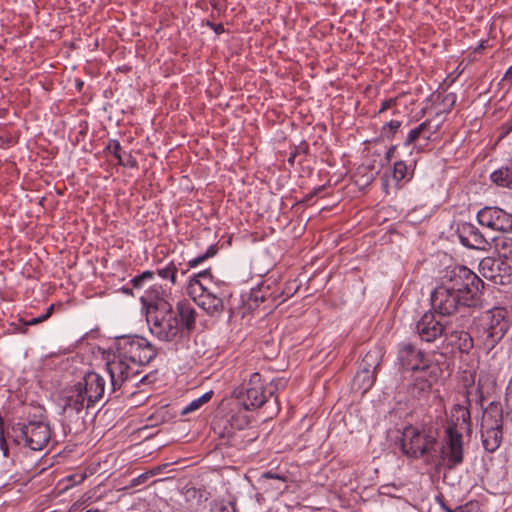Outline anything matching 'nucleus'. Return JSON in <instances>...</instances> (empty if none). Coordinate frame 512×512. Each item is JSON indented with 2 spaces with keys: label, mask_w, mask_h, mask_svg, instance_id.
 Returning <instances> with one entry per match:
<instances>
[{
  "label": "nucleus",
  "mask_w": 512,
  "mask_h": 512,
  "mask_svg": "<svg viewBox=\"0 0 512 512\" xmlns=\"http://www.w3.org/2000/svg\"><path fill=\"white\" fill-rule=\"evenodd\" d=\"M116 349L114 359L106 365L113 392L130 383L134 387L151 385L156 381L155 373L145 374L137 379L139 368L149 364L158 354L154 344L139 335L121 336L117 338Z\"/></svg>",
  "instance_id": "f257e3e1"
},
{
  "label": "nucleus",
  "mask_w": 512,
  "mask_h": 512,
  "mask_svg": "<svg viewBox=\"0 0 512 512\" xmlns=\"http://www.w3.org/2000/svg\"><path fill=\"white\" fill-rule=\"evenodd\" d=\"M495 381L488 375H480L477 385L466 390V404H455L448 416L441 453L449 468L460 465L464 460V434H472V422L469 406L472 403L482 407L484 400L494 389Z\"/></svg>",
  "instance_id": "f03ea898"
},
{
  "label": "nucleus",
  "mask_w": 512,
  "mask_h": 512,
  "mask_svg": "<svg viewBox=\"0 0 512 512\" xmlns=\"http://www.w3.org/2000/svg\"><path fill=\"white\" fill-rule=\"evenodd\" d=\"M152 291H146L141 301L146 307V321L150 333L161 342H177L185 331L195 329L197 312L188 301H180L173 310L172 305Z\"/></svg>",
  "instance_id": "7ed1b4c3"
},
{
  "label": "nucleus",
  "mask_w": 512,
  "mask_h": 512,
  "mask_svg": "<svg viewBox=\"0 0 512 512\" xmlns=\"http://www.w3.org/2000/svg\"><path fill=\"white\" fill-rule=\"evenodd\" d=\"M25 421L15 423L11 429V437L18 445L34 451L42 450L51 438V429L46 422L45 409L41 405H25Z\"/></svg>",
  "instance_id": "20e7f679"
},
{
  "label": "nucleus",
  "mask_w": 512,
  "mask_h": 512,
  "mask_svg": "<svg viewBox=\"0 0 512 512\" xmlns=\"http://www.w3.org/2000/svg\"><path fill=\"white\" fill-rule=\"evenodd\" d=\"M476 337L490 352L501 342L510 328L508 311L504 307H494L483 312L474 322Z\"/></svg>",
  "instance_id": "39448f33"
},
{
  "label": "nucleus",
  "mask_w": 512,
  "mask_h": 512,
  "mask_svg": "<svg viewBox=\"0 0 512 512\" xmlns=\"http://www.w3.org/2000/svg\"><path fill=\"white\" fill-rule=\"evenodd\" d=\"M453 292L461 293L462 301L467 307H474L478 304L483 288V281L466 266H454L447 269L442 282Z\"/></svg>",
  "instance_id": "423d86ee"
},
{
  "label": "nucleus",
  "mask_w": 512,
  "mask_h": 512,
  "mask_svg": "<svg viewBox=\"0 0 512 512\" xmlns=\"http://www.w3.org/2000/svg\"><path fill=\"white\" fill-rule=\"evenodd\" d=\"M403 437V451L414 458H420L435 451L439 432L433 426H409L405 428Z\"/></svg>",
  "instance_id": "0eeeda50"
},
{
  "label": "nucleus",
  "mask_w": 512,
  "mask_h": 512,
  "mask_svg": "<svg viewBox=\"0 0 512 512\" xmlns=\"http://www.w3.org/2000/svg\"><path fill=\"white\" fill-rule=\"evenodd\" d=\"M503 409L500 402L492 401L483 411L481 423L482 445L487 452H495L503 437Z\"/></svg>",
  "instance_id": "6e6552de"
},
{
  "label": "nucleus",
  "mask_w": 512,
  "mask_h": 512,
  "mask_svg": "<svg viewBox=\"0 0 512 512\" xmlns=\"http://www.w3.org/2000/svg\"><path fill=\"white\" fill-rule=\"evenodd\" d=\"M273 389L266 384L259 373H253L247 382L234 390V395L238 400L237 405L245 411H250L261 407L272 396Z\"/></svg>",
  "instance_id": "1a4fd4ad"
},
{
  "label": "nucleus",
  "mask_w": 512,
  "mask_h": 512,
  "mask_svg": "<svg viewBox=\"0 0 512 512\" xmlns=\"http://www.w3.org/2000/svg\"><path fill=\"white\" fill-rule=\"evenodd\" d=\"M462 300L461 293L453 292L443 283L438 285L431 294L432 307L442 316L453 315L460 308L466 307Z\"/></svg>",
  "instance_id": "9d476101"
},
{
  "label": "nucleus",
  "mask_w": 512,
  "mask_h": 512,
  "mask_svg": "<svg viewBox=\"0 0 512 512\" xmlns=\"http://www.w3.org/2000/svg\"><path fill=\"white\" fill-rule=\"evenodd\" d=\"M447 329V323L433 311L425 312L415 324V333L421 341L432 343L442 337Z\"/></svg>",
  "instance_id": "9b49d317"
},
{
  "label": "nucleus",
  "mask_w": 512,
  "mask_h": 512,
  "mask_svg": "<svg viewBox=\"0 0 512 512\" xmlns=\"http://www.w3.org/2000/svg\"><path fill=\"white\" fill-rule=\"evenodd\" d=\"M481 226L500 232H512V214L498 207H484L477 213Z\"/></svg>",
  "instance_id": "f8f14e48"
},
{
  "label": "nucleus",
  "mask_w": 512,
  "mask_h": 512,
  "mask_svg": "<svg viewBox=\"0 0 512 512\" xmlns=\"http://www.w3.org/2000/svg\"><path fill=\"white\" fill-rule=\"evenodd\" d=\"M79 391L87 400V408L101 400L105 393L106 381L96 372H88L76 385Z\"/></svg>",
  "instance_id": "ddd939ff"
},
{
  "label": "nucleus",
  "mask_w": 512,
  "mask_h": 512,
  "mask_svg": "<svg viewBox=\"0 0 512 512\" xmlns=\"http://www.w3.org/2000/svg\"><path fill=\"white\" fill-rule=\"evenodd\" d=\"M398 360L407 370L417 371L428 367V361L423 351L409 342H402L398 347Z\"/></svg>",
  "instance_id": "4468645a"
},
{
  "label": "nucleus",
  "mask_w": 512,
  "mask_h": 512,
  "mask_svg": "<svg viewBox=\"0 0 512 512\" xmlns=\"http://www.w3.org/2000/svg\"><path fill=\"white\" fill-rule=\"evenodd\" d=\"M457 235L460 242L468 248L486 251L490 247L489 241L480 230L471 223L463 222L458 224Z\"/></svg>",
  "instance_id": "2eb2a0df"
},
{
  "label": "nucleus",
  "mask_w": 512,
  "mask_h": 512,
  "mask_svg": "<svg viewBox=\"0 0 512 512\" xmlns=\"http://www.w3.org/2000/svg\"><path fill=\"white\" fill-rule=\"evenodd\" d=\"M194 300L210 316L220 315L224 310L222 298L208 287L199 289Z\"/></svg>",
  "instance_id": "dca6fc26"
},
{
  "label": "nucleus",
  "mask_w": 512,
  "mask_h": 512,
  "mask_svg": "<svg viewBox=\"0 0 512 512\" xmlns=\"http://www.w3.org/2000/svg\"><path fill=\"white\" fill-rule=\"evenodd\" d=\"M84 408H87V400L76 391V386L71 390V394L66 398L62 408L63 414L67 417L78 415Z\"/></svg>",
  "instance_id": "f3484780"
},
{
  "label": "nucleus",
  "mask_w": 512,
  "mask_h": 512,
  "mask_svg": "<svg viewBox=\"0 0 512 512\" xmlns=\"http://www.w3.org/2000/svg\"><path fill=\"white\" fill-rule=\"evenodd\" d=\"M375 380V372L360 367L353 379L352 388L361 394H365L374 385Z\"/></svg>",
  "instance_id": "a211bd4d"
},
{
  "label": "nucleus",
  "mask_w": 512,
  "mask_h": 512,
  "mask_svg": "<svg viewBox=\"0 0 512 512\" xmlns=\"http://www.w3.org/2000/svg\"><path fill=\"white\" fill-rule=\"evenodd\" d=\"M480 268L482 270L483 276L485 278H489L493 280L495 283L504 284V277L497 273L500 269L499 261L492 258H484L480 262Z\"/></svg>",
  "instance_id": "6ab92c4d"
},
{
  "label": "nucleus",
  "mask_w": 512,
  "mask_h": 512,
  "mask_svg": "<svg viewBox=\"0 0 512 512\" xmlns=\"http://www.w3.org/2000/svg\"><path fill=\"white\" fill-rule=\"evenodd\" d=\"M375 179L373 167L369 165H360L353 174L355 184L360 188L369 186Z\"/></svg>",
  "instance_id": "aec40b11"
},
{
  "label": "nucleus",
  "mask_w": 512,
  "mask_h": 512,
  "mask_svg": "<svg viewBox=\"0 0 512 512\" xmlns=\"http://www.w3.org/2000/svg\"><path fill=\"white\" fill-rule=\"evenodd\" d=\"M491 180L499 186L512 189V162L494 171Z\"/></svg>",
  "instance_id": "412c9836"
},
{
  "label": "nucleus",
  "mask_w": 512,
  "mask_h": 512,
  "mask_svg": "<svg viewBox=\"0 0 512 512\" xmlns=\"http://www.w3.org/2000/svg\"><path fill=\"white\" fill-rule=\"evenodd\" d=\"M211 277H212V274H211V270L210 269H205V270L195 274L189 280V284H188V287H187L188 294L193 299H196V295H197L198 290L207 287L206 285H204L201 282V278H203V279L209 278L210 279Z\"/></svg>",
  "instance_id": "4be33fe9"
},
{
  "label": "nucleus",
  "mask_w": 512,
  "mask_h": 512,
  "mask_svg": "<svg viewBox=\"0 0 512 512\" xmlns=\"http://www.w3.org/2000/svg\"><path fill=\"white\" fill-rule=\"evenodd\" d=\"M106 149L113 154V156L118 160V163L122 166H131L133 167L136 163L135 160H132V157L128 155V159L125 160L121 155L122 147L117 140H110Z\"/></svg>",
  "instance_id": "5701e85b"
},
{
  "label": "nucleus",
  "mask_w": 512,
  "mask_h": 512,
  "mask_svg": "<svg viewBox=\"0 0 512 512\" xmlns=\"http://www.w3.org/2000/svg\"><path fill=\"white\" fill-rule=\"evenodd\" d=\"M495 248L501 258L512 262V238L504 237L495 240Z\"/></svg>",
  "instance_id": "b1692460"
},
{
  "label": "nucleus",
  "mask_w": 512,
  "mask_h": 512,
  "mask_svg": "<svg viewBox=\"0 0 512 512\" xmlns=\"http://www.w3.org/2000/svg\"><path fill=\"white\" fill-rule=\"evenodd\" d=\"M239 406V410L234 412L230 417V424L232 428L237 430H242L247 427L250 423V417L248 415V411L243 410Z\"/></svg>",
  "instance_id": "393cba45"
},
{
  "label": "nucleus",
  "mask_w": 512,
  "mask_h": 512,
  "mask_svg": "<svg viewBox=\"0 0 512 512\" xmlns=\"http://www.w3.org/2000/svg\"><path fill=\"white\" fill-rule=\"evenodd\" d=\"M212 395H213V392L209 391V392L204 393L199 398L192 400L187 406H185L182 409L181 414L186 415V414H189L191 412H194V411L200 409L201 406H203L204 404H206L207 402H209L211 400Z\"/></svg>",
  "instance_id": "a878e982"
},
{
  "label": "nucleus",
  "mask_w": 512,
  "mask_h": 512,
  "mask_svg": "<svg viewBox=\"0 0 512 512\" xmlns=\"http://www.w3.org/2000/svg\"><path fill=\"white\" fill-rule=\"evenodd\" d=\"M379 366V352L378 351H368L363 357L360 367L364 369H371V371L375 372L377 367Z\"/></svg>",
  "instance_id": "bb28decb"
},
{
  "label": "nucleus",
  "mask_w": 512,
  "mask_h": 512,
  "mask_svg": "<svg viewBox=\"0 0 512 512\" xmlns=\"http://www.w3.org/2000/svg\"><path fill=\"white\" fill-rule=\"evenodd\" d=\"M409 175V168L406 163L402 160L394 163L392 177L393 180L399 184L402 180H405Z\"/></svg>",
  "instance_id": "cd10ccee"
},
{
  "label": "nucleus",
  "mask_w": 512,
  "mask_h": 512,
  "mask_svg": "<svg viewBox=\"0 0 512 512\" xmlns=\"http://www.w3.org/2000/svg\"><path fill=\"white\" fill-rule=\"evenodd\" d=\"M217 253V248L215 245H210L206 252L195 257V258H192L190 259L188 262H187V266L188 268H195L197 266H199L200 264H202L204 261L208 260L209 258H212L213 256H215Z\"/></svg>",
  "instance_id": "c85d7f7f"
},
{
  "label": "nucleus",
  "mask_w": 512,
  "mask_h": 512,
  "mask_svg": "<svg viewBox=\"0 0 512 512\" xmlns=\"http://www.w3.org/2000/svg\"><path fill=\"white\" fill-rule=\"evenodd\" d=\"M157 274L162 279H169L172 284L177 283V267L173 262H170L167 266L158 269Z\"/></svg>",
  "instance_id": "c756f323"
},
{
  "label": "nucleus",
  "mask_w": 512,
  "mask_h": 512,
  "mask_svg": "<svg viewBox=\"0 0 512 512\" xmlns=\"http://www.w3.org/2000/svg\"><path fill=\"white\" fill-rule=\"evenodd\" d=\"M400 127L401 121L391 120L382 126L381 135L387 139H392Z\"/></svg>",
  "instance_id": "7c9ffc66"
},
{
  "label": "nucleus",
  "mask_w": 512,
  "mask_h": 512,
  "mask_svg": "<svg viewBox=\"0 0 512 512\" xmlns=\"http://www.w3.org/2000/svg\"><path fill=\"white\" fill-rule=\"evenodd\" d=\"M154 279V273L152 271H144L140 275H137L131 279V284L134 288H142L144 283Z\"/></svg>",
  "instance_id": "2f4dec72"
},
{
  "label": "nucleus",
  "mask_w": 512,
  "mask_h": 512,
  "mask_svg": "<svg viewBox=\"0 0 512 512\" xmlns=\"http://www.w3.org/2000/svg\"><path fill=\"white\" fill-rule=\"evenodd\" d=\"M418 128H420V130L423 132V134L426 132L428 133L427 135L424 136V138L426 140H431L432 135L436 134L439 131L440 125H437L432 129L431 121L425 120L424 122H422L418 125Z\"/></svg>",
  "instance_id": "473e14b6"
},
{
  "label": "nucleus",
  "mask_w": 512,
  "mask_h": 512,
  "mask_svg": "<svg viewBox=\"0 0 512 512\" xmlns=\"http://www.w3.org/2000/svg\"><path fill=\"white\" fill-rule=\"evenodd\" d=\"M449 512H480L479 505L477 502H467L464 505L457 506L453 511Z\"/></svg>",
  "instance_id": "72a5a7b5"
},
{
  "label": "nucleus",
  "mask_w": 512,
  "mask_h": 512,
  "mask_svg": "<svg viewBox=\"0 0 512 512\" xmlns=\"http://www.w3.org/2000/svg\"><path fill=\"white\" fill-rule=\"evenodd\" d=\"M430 383L426 379H416V382L413 385L412 393L415 394L416 392L419 394L421 392H427L430 390Z\"/></svg>",
  "instance_id": "f704fd0d"
},
{
  "label": "nucleus",
  "mask_w": 512,
  "mask_h": 512,
  "mask_svg": "<svg viewBox=\"0 0 512 512\" xmlns=\"http://www.w3.org/2000/svg\"><path fill=\"white\" fill-rule=\"evenodd\" d=\"M421 135H423V132L420 130V128H418V126L413 128L412 130L409 131L405 139L404 145L409 146L415 143Z\"/></svg>",
  "instance_id": "c9c22d12"
},
{
  "label": "nucleus",
  "mask_w": 512,
  "mask_h": 512,
  "mask_svg": "<svg viewBox=\"0 0 512 512\" xmlns=\"http://www.w3.org/2000/svg\"><path fill=\"white\" fill-rule=\"evenodd\" d=\"M396 103H397V100L396 98H390V99H387V100H384L382 103H381V106H380V109L378 111V114H381L383 113L384 111L396 106Z\"/></svg>",
  "instance_id": "e433bc0d"
},
{
  "label": "nucleus",
  "mask_w": 512,
  "mask_h": 512,
  "mask_svg": "<svg viewBox=\"0 0 512 512\" xmlns=\"http://www.w3.org/2000/svg\"><path fill=\"white\" fill-rule=\"evenodd\" d=\"M206 25L218 35L225 32V28L222 23H213V22L207 21Z\"/></svg>",
  "instance_id": "4c0bfd02"
},
{
  "label": "nucleus",
  "mask_w": 512,
  "mask_h": 512,
  "mask_svg": "<svg viewBox=\"0 0 512 512\" xmlns=\"http://www.w3.org/2000/svg\"><path fill=\"white\" fill-rule=\"evenodd\" d=\"M0 452H1L0 457H2L3 459L9 457V447H8L6 440L3 437L1 438V441H0Z\"/></svg>",
  "instance_id": "58836bf2"
},
{
  "label": "nucleus",
  "mask_w": 512,
  "mask_h": 512,
  "mask_svg": "<svg viewBox=\"0 0 512 512\" xmlns=\"http://www.w3.org/2000/svg\"><path fill=\"white\" fill-rule=\"evenodd\" d=\"M215 512H236L235 506L231 503L220 505Z\"/></svg>",
  "instance_id": "ea45409f"
},
{
  "label": "nucleus",
  "mask_w": 512,
  "mask_h": 512,
  "mask_svg": "<svg viewBox=\"0 0 512 512\" xmlns=\"http://www.w3.org/2000/svg\"><path fill=\"white\" fill-rule=\"evenodd\" d=\"M506 402L508 407L512 408V376L507 387Z\"/></svg>",
  "instance_id": "a19ab883"
},
{
  "label": "nucleus",
  "mask_w": 512,
  "mask_h": 512,
  "mask_svg": "<svg viewBox=\"0 0 512 512\" xmlns=\"http://www.w3.org/2000/svg\"><path fill=\"white\" fill-rule=\"evenodd\" d=\"M463 345L465 349H469L473 346V339L470 337L468 333H464Z\"/></svg>",
  "instance_id": "79ce46f5"
},
{
  "label": "nucleus",
  "mask_w": 512,
  "mask_h": 512,
  "mask_svg": "<svg viewBox=\"0 0 512 512\" xmlns=\"http://www.w3.org/2000/svg\"><path fill=\"white\" fill-rule=\"evenodd\" d=\"M396 149H397V147H396L395 145H392V146L387 150V152H386V154H385V159H386L387 161H390V160L393 158V156H394V154H395Z\"/></svg>",
  "instance_id": "37998d69"
},
{
  "label": "nucleus",
  "mask_w": 512,
  "mask_h": 512,
  "mask_svg": "<svg viewBox=\"0 0 512 512\" xmlns=\"http://www.w3.org/2000/svg\"><path fill=\"white\" fill-rule=\"evenodd\" d=\"M39 323H40V320L36 317V318H32L31 320L25 322V325L32 326V325H37Z\"/></svg>",
  "instance_id": "c03bdc74"
},
{
  "label": "nucleus",
  "mask_w": 512,
  "mask_h": 512,
  "mask_svg": "<svg viewBox=\"0 0 512 512\" xmlns=\"http://www.w3.org/2000/svg\"><path fill=\"white\" fill-rule=\"evenodd\" d=\"M440 506L445 512L453 511V509L447 506L442 500H440Z\"/></svg>",
  "instance_id": "a18cd8bd"
},
{
  "label": "nucleus",
  "mask_w": 512,
  "mask_h": 512,
  "mask_svg": "<svg viewBox=\"0 0 512 512\" xmlns=\"http://www.w3.org/2000/svg\"><path fill=\"white\" fill-rule=\"evenodd\" d=\"M53 311H54V305L52 304V305H50V306L48 307V309H47L46 313H44V314L46 315V317H48V318H49V317L52 315Z\"/></svg>",
  "instance_id": "49530a36"
},
{
  "label": "nucleus",
  "mask_w": 512,
  "mask_h": 512,
  "mask_svg": "<svg viewBox=\"0 0 512 512\" xmlns=\"http://www.w3.org/2000/svg\"><path fill=\"white\" fill-rule=\"evenodd\" d=\"M505 79H512V65L508 68V70L505 73Z\"/></svg>",
  "instance_id": "de8ad7c7"
},
{
  "label": "nucleus",
  "mask_w": 512,
  "mask_h": 512,
  "mask_svg": "<svg viewBox=\"0 0 512 512\" xmlns=\"http://www.w3.org/2000/svg\"><path fill=\"white\" fill-rule=\"evenodd\" d=\"M263 477H265V478H277V479H281L278 475H274L272 472H267V473L263 474Z\"/></svg>",
  "instance_id": "09e8293b"
},
{
  "label": "nucleus",
  "mask_w": 512,
  "mask_h": 512,
  "mask_svg": "<svg viewBox=\"0 0 512 512\" xmlns=\"http://www.w3.org/2000/svg\"><path fill=\"white\" fill-rule=\"evenodd\" d=\"M37 318L40 320V323L48 319V317H46L45 314H42L41 316H39Z\"/></svg>",
  "instance_id": "8fccbe9b"
},
{
  "label": "nucleus",
  "mask_w": 512,
  "mask_h": 512,
  "mask_svg": "<svg viewBox=\"0 0 512 512\" xmlns=\"http://www.w3.org/2000/svg\"><path fill=\"white\" fill-rule=\"evenodd\" d=\"M213 8H217V0H209Z\"/></svg>",
  "instance_id": "3c124183"
},
{
  "label": "nucleus",
  "mask_w": 512,
  "mask_h": 512,
  "mask_svg": "<svg viewBox=\"0 0 512 512\" xmlns=\"http://www.w3.org/2000/svg\"><path fill=\"white\" fill-rule=\"evenodd\" d=\"M383 187H384L385 190H387V188H388V182L387 181H385L383 183ZM386 192L388 193V191H386Z\"/></svg>",
  "instance_id": "603ef678"
},
{
  "label": "nucleus",
  "mask_w": 512,
  "mask_h": 512,
  "mask_svg": "<svg viewBox=\"0 0 512 512\" xmlns=\"http://www.w3.org/2000/svg\"><path fill=\"white\" fill-rule=\"evenodd\" d=\"M0 147H4V140L0 137Z\"/></svg>",
  "instance_id": "864d4df0"
},
{
  "label": "nucleus",
  "mask_w": 512,
  "mask_h": 512,
  "mask_svg": "<svg viewBox=\"0 0 512 512\" xmlns=\"http://www.w3.org/2000/svg\"><path fill=\"white\" fill-rule=\"evenodd\" d=\"M86 512H100V510H98V509H90V510H87Z\"/></svg>",
  "instance_id": "5fc2aeb1"
},
{
  "label": "nucleus",
  "mask_w": 512,
  "mask_h": 512,
  "mask_svg": "<svg viewBox=\"0 0 512 512\" xmlns=\"http://www.w3.org/2000/svg\"><path fill=\"white\" fill-rule=\"evenodd\" d=\"M86 475L85 474H82L81 477H80V480L79 482L83 481L85 479Z\"/></svg>",
  "instance_id": "6e6d98bb"
},
{
  "label": "nucleus",
  "mask_w": 512,
  "mask_h": 512,
  "mask_svg": "<svg viewBox=\"0 0 512 512\" xmlns=\"http://www.w3.org/2000/svg\"><path fill=\"white\" fill-rule=\"evenodd\" d=\"M2 424H3V419H2V417L0 416V425H2Z\"/></svg>",
  "instance_id": "4d7b16f0"
}]
</instances>
